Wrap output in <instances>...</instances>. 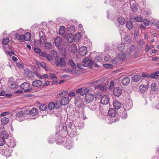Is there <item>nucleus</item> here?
Here are the masks:
<instances>
[{
	"label": "nucleus",
	"mask_w": 159,
	"mask_h": 159,
	"mask_svg": "<svg viewBox=\"0 0 159 159\" xmlns=\"http://www.w3.org/2000/svg\"><path fill=\"white\" fill-rule=\"evenodd\" d=\"M55 63L57 66H60L61 67H64L66 65L65 60L63 57H61L59 59L58 57H57L55 59Z\"/></svg>",
	"instance_id": "obj_1"
},
{
	"label": "nucleus",
	"mask_w": 159,
	"mask_h": 159,
	"mask_svg": "<svg viewBox=\"0 0 159 159\" xmlns=\"http://www.w3.org/2000/svg\"><path fill=\"white\" fill-rule=\"evenodd\" d=\"M20 87L21 89L24 90V92H25L31 91L32 89V88H30V84L27 82H25L22 84Z\"/></svg>",
	"instance_id": "obj_2"
},
{
	"label": "nucleus",
	"mask_w": 159,
	"mask_h": 159,
	"mask_svg": "<svg viewBox=\"0 0 159 159\" xmlns=\"http://www.w3.org/2000/svg\"><path fill=\"white\" fill-rule=\"evenodd\" d=\"M94 96L92 93H87L85 97V101L86 103H89L93 100Z\"/></svg>",
	"instance_id": "obj_3"
},
{
	"label": "nucleus",
	"mask_w": 159,
	"mask_h": 159,
	"mask_svg": "<svg viewBox=\"0 0 159 159\" xmlns=\"http://www.w3.org/2000/svg\"><path fill=\"white\" fill-rule=\"evenodd\" d=\"M123 89L117 87L114 88L113 89V94L114 95L117 97H119L122 93Z\"/></svg>",
	"instance_id": "obj_4"
},
{
	"label": "nucleus",
	"mask_w": 159,
	"mask_h": 159,
	"mask_svg": "<svg viewBox=\"0 0 159 159\" xmlns=\"http://www.w3.org/2000/svg\"><path fill=\"white\" fill-rule=\"evenodd\" d=\"M79 52L81 56H84L87 53V49L86 47L83 46L79 48Z\"/></svg>",
	"instance_id": "obj_5"
},
{
	"label": "nucleus",
	"mask_w": 159,
	"mask_h": 159,
	"mask_svg": "<svg viewBox=\"0 0 159 159\" xmlns=\"http://www.w3.org/2000/svg\"><path fill=\"white\" fill-rule=\"evenodd\" d=\"M61 134L64 135H66L68 134V131L66 124L63 125L61 128V130L60 131Z\"/></svg>",
	"instance_id": "obj_6"
},
{
	"label": "nucleus",
	"mask_w": 159,
	"mask_h": 159,
	"mask_svg": "<svg viewBox=\"0 0 159 159\" xmlns=\"http://www.w3.org/2000/svg\"><path fill=\"white\" fill-rule=\"evenodd\" d=\"M61 39L59 36L56 37L54 39V43L55 46L57 47H59L61 43Z\"/></svg>",
	"instance_id": "obj_7"
},
{
	"label": "nucleus",
	"mask_w": 159,
	"mask_h": 159,
	"mask_svg": "<svg viewBox=\"0 0 159 159\" xmlns=\"http://www.w3.org/2000/svg\"><path fill=\"white\" fill-rule=\"evenodd\" d=\"M109 98L107 95H104L101 99V103L103 104H108L109 102Z\"/></svg>",
	"instance_id": "obj_8"
},
{
	"label": "nucleus",
	"mask_w": 159,
	"mask_h": 159,
	"mask_svg": "<svg viewBox=\"0 0 159 159\" xmlns=\"http://www.w3.org/2000/svg\"><path fill=\"white\" fill-rule=\"evenodd\" d=\"M42 81L39 80H36L33 81L32 85L34 87H38L42 84Z\"/></svg>",
	"instance_id": "obj_9"
},
{
	"label": "nucleus",
	"mask_w": 159,
	"mask_h": 159,
	"mask_svg": "<svg viewBox=\"0 0 159 159\" xmlns=\"http://www.w3.org/2000/svg\"><path fill=\"white\" fill-rule=\"evenodd\" d=\"M130 79L128 77H125L123 78L121 81V83L124 86L127 85L130 82Z\"/></svg>",
	"instance_id": "obj_10"
},
{
	"label": "nucleus",
	"mask_w": 159,
	"mask_h": 159,
	"mask_svg": "<svg viewBox=\"0 0 159 159\" xmlns=\"http://www.w3.org/2000/svg\"><path fill=\"white\" fill-rule=\"evenodd\" d=\"M122 104L118 100H116L113 103V105L115 109L118 110L121 107Z\"/></svg>",
	"instance_id": "obj_11"
},
{
	"label": "nucleus",
	"mask_w": 159,
	"mask_h": 159,
	"mask_svg": "<svg viewBox=\"0 0 159 159\" xmlns=\"http://www.w3.org/2000/svg\"><path fill=\"white\" fill-rule=\"evenodd\" d=\"M69 99L68 97H65L61 101V103L63 106H65L68 103Z\"/></svg>",
	"instance_id": "obj_12"
},
{
	"label": "nucleus",
	"mask_w": 159,
	"mask_h": 159,
	"mask_svg": "<svg viewBox=\"0 0 159 159\" xmlns=\"http://www.w3.org/2000/svg\"><path fill=\"white\" fill-rule=\"evenodd\" d=\"M117 21L119 24L121 26L124 25L125 22V19L122 17L120 16L117 19Z\"/></svg>",
	"instance_id": "obj_13"
},
{
	"label": "nucleus",
	"mask_w": 159,
	"mask_h": 159,
	"mask_svg": "<svg viewBox=\"0 0 159 159\" xmlns=\"http://www.w3.org/2000/svg\"><path fill=\"white\" fill-rule=\"evenodd\" d=\"M108 113L109 116L114 117L116 115V111L115 109L111 108L109 109Z\"/></svg>",
	"instance_id": "obj_14"
},
{
	"label": "nucleus",
	"mask_w": 159,
	"mask_h": 159,
	"mask_svg": "<svg viewBox=\"0 0 159 159\" xmlns=\"http://www.w3.org/2000/svg\"><path fill=\"white\" fill-rule=\"evenodd\" d=\"M74 39H75V36H74L73 34L71 33L68 34L66 37L67 40L69 43L72 42Z\"/></svg>",
	"instance_id": "obj_15"
},
{
	"label": "nucleus",
	"mask_w": 159,
	"mask_h": 159,
	"mask_svg": "<svg viewBox=\"0 0 159 159\" xmlns=\"http://www.w3.org/2000/svg\"><path fill=\"white\" fill-rule=\"evenodd\" d=\"M0 133L1 135V136L2 137V138L4 139H6L8 138V134L7 132L4 129L2 130H0Z\"/></svg>",
	"instance_id": "obj_16"
},
{
	"label": "nucleus",
	"mask_w": 159,
	"mask_h": 159,
	"mask_svg": "<svg viewBox=\"0 0 159 159\" xmlns=\"http://www.w3.org/2000/svg\"><path fill=\"white\" fill-rule=\"evenodd\" d=\"M118 57L120 61H123L125 59L126 54L125 53L121 52L119 53Z\"/></svg>",
	"instance_id": "obj_17"
},
{
	"label": "nucleus",
	"mask_w": 159,
	"mask_h": 159,
	"mask_svg": "<svg viewBox=\"0 0 159 159\" xmlns=\"http://www.w3.org/2000/svg\"><path fill=\"white\" fill-rule=\"evenodd\" d=\"M150 78L152 79H156L159 77V71L155 72L154 73H151L150 74Z\"/></svg>",
	"instance_id": "obj_18"
},
{
	"label": "nucleus",
	"mask_w": 159,
	"mask_h": 159,
	"mask_svg": "<svg viewBox=\"0 0 159 159\" xmlns=\"http://www.w3.org/2000/svg\"><path fill=\"white\" fill-rule=\"evenodd\" d=\"M38 114V110L35 108H33L29 111L28 114H30L31 115L34 116L37 115Z\"/></svg>",
	"instance_id": "obj_19"
},
{
	"label": "nucleus",
	"mask_w": 159,
	"mask_h": 159,
	"mask_svg": "<svg viewBox=\"0 0 159 159\" xmlns=\"http://www.w3.org/2000/svg\"><path fill=\"white\" fill-rule=\"evenodd\" d=\"M141 77L139 75H134L132 77V80L135 82H138L140 80Z\"/></svg>",
	"instance_id": "obj_20"
},
{
	"label": "nucleus",
	"mask_w": 159,
	"mask_h": 159,
	"mask_svg": "<svg viewBox=\"0 0 159 159\" xmlns=\"http://www.w3.org/2000/svg\"><path fill=\"white\" fill-rule=\"evenodd\" d=\"M1 121L2 124L3 125H5L8 123L9 121V120L8 118L4 117L1 119Z\"/></svg>",
	"instance_id": "obj_21"
},
{
	"label": "nucleus",
	"mask_w": 159,
	"mask_h": 159,
	"mask_svg": "<svg viewBox=\"0 0 159 159\" xmlns=\"http://www.w3.org/2000/svg\"><path fill=\"white\" fill-rule=\"evenodd\" d=\"M7 145L10 147L14 148L16 145L14 140L11 139L10 141L8 143Z\"/></svg>",
	"instance_id": "obj_22"
},
{
	"label": "nucleus",
	"mask_w": 159,
	"mask_h": 159,
	"mask_svg": "<svg viewBox=\"0 0 159 159\" xmlns=\"http://www.w3.org/2000/svg\"><path fill=\"white\" fill-rule=\"evenodd\" d=\"M151 90L153 91H156L158 90V87L156 83H154L151 84Z\"/></svg>",
	"instance_id": "obj_23"
},
{
	"label": "nucleus",
	"mask_w": 159,
	"mask_h": 159,
	"mask_svg": "<svg viewBox=\"0 0 159 159\" xmlns=\"http://www.w3.org/2000/svg\"><path fill=\"white\" fill-rule=\"evenodd\" d=\"M65 32V27L64 26H61L59 28V34L60 35L64 34Z\"/></svg>",
	"instance_id": "obj_24"
},
{
	"label": "nucleus",
	"mask_w": 159,
	"mask_h": 159,
	"mask_svg": "<svg viewBox=\"0 0 159 159\" xmlns=\"http://www.w3.org/2000/svg\"><path fill=\"white\" fill-rule=\"evenodd\" d=\"M126 27L129 29H131L133 27V25L131 21H128L126 24Z\"/></svg>",
	"instance_id": "obj_25"
},
{
	"label": "nucleus",
	"mask_w": 159,
	"mask_h": 159,
	"mask_svg": "<svg viewBox=\"0 0 159 159\" xmlns=\"http://www.w3.org/2000/svg\"><path fill=\"white\" fill-rule=\"evenodd\" d=\"M67 125L68 128H70L71 130H74L75 128V125L72 122H70L68 123Z\"/></svg>",
	"instance_id": "obj_26"
},
{
	"label": "nucleus",
	"mask_w": 159,
	"mask_h": 159,
	"mask_svg": "<svg viewBox=\"0 0 159 159\" xmlns=\"http://www.w3.org/2000/svg\"><path fill=\"white\" fill-rule=\"evenodd\" d=\"M125 47V44L124 43H122L118 45L117 48L119 51L122 52L123 51Z\"/></svg>",
	"instance_id": "obj_27"
},
{
	"label": "nucleus",
	"mask_w": 159,
	"mask_h": 159,
	"mask_svg": "<svg viewBox=\"0 0 159 159\" xmlns=\"http://www.w3.org/2000/svg\"><path fill=\"white\" fill-rule=\"evenodd\" d=\"M66 70L68 71L71 72L73 74H80V71L77 70H73L70 68H67Z\"/></svg>",
	"instance_id": "obj_28"
},
{
	"label": "nucleus",
	"mask_w": 159,
	"mask_h": 159,
	"mask_svg": "<svg viewBox=\"0 0 159 159\" xmlns=\"http://www.w3.org/2000/svg\"><path fill=\"white\" fill-rule=\"evenodd\" d=\"M25 40L26 41H29L31 37V34L29 32H27L24 35Z\"/></svg>",
	"instance_id": "obj_29"
},
{
	"label": "nucleus",
	"mask_w": 159,
	"mask_h": 159,
	"mask_svg": "<svg viewBox=\"0 0 159 159\" xmlns=\"http://www.w3.org/2000/svg\"><path fill=\"white\" fill-rule=\"evenodd\" d=\"M120 114H119V115L122 118H126L127 117V113L126 111L125 110L124 111H121V113L120 111Z\"/></svg>",
	"instance_id": "obj_30"
},
{
	"label": "nucleus",
	"mask_w": 159,
	"mask_h": 159,
	"mask_svg": "<svg viewBox=\"0 0 159 159\" xmlns=\"http://www.w3.org/2000/svg\"><path fill=\"white\" fill-rule=\"evenodd\" d=\"M131 8L133 12H136L138 8L137 5L135 4H132L131 5Z\"/></svg>",
	"instance_id": "obj_31"
},
{
	"label": "nucleus",
	"mask_w": 159,
	"mask_h": 159,
	"mask_svg": "<svg viewBox=\"0 0 159 159\" xmlns=\"http://www.w3.org/2000/svg\"><path fill=\"white\" fill-rule=\"evenodd\" d=\"M55 108L56 109H59L60 108L62 105L61 104V101L57 100L55 102Z\"/></svg>",
	"instance_id": "obj_32"
},
{
	"label": "nucleus",
	"mask_w": 159,
	"mask_h": 159,
	"mask_svg": "<svg viewBox=\"0 0 159 159\" xmlns=\"http://www.w3.org/2000/svg\"><path fill=\"white\" fill-rule=\"evenodd\" d=\"M104 80V78H102L98 80L95 81H91L89 82V84H94L98 83L99 82L103 81Z\"/></svg>",
	"instance_id": "obj_33"
},
{
	"label": "nucleus",
	"mask_w": 159,
	"mask_h": 159,
	"mask_svg": "<svg viewBox=\"0 0 159 159\" xmlns=\"http://www.w3.org/2000/svg\"><path fill=\"white\" fill-rule=\"evenodd\" d=\"M74 36L75 39L79 41L81 37V33L80 32H78Z\"/></svg>",
	"instance_id": "obj_34"
},
{
	"label": "nucleus",
	"mask_w": 159,
	"mask_h": 159,
	"mask_svg": "<svg viewBox=\"0 0 159 159\" xmlns=\"http://www.w3.org/2000/svg\"><path fill=\"white\" fill-rule=\"evenodd\" d=\"M98 103L95 102L93 103L91 105H90V109L92 110H95L97 107Z\"/></svg>",
	"instance_id": "obj_35"
},
{
	"label": "nucleus",
	"mask_w": 159,
	"mask_h": 159,
	"mask_svg": "<svg viewBox=\"0 0 159 159\" xmlns=\"http://www.w3.org/2000/svg\"><path fill=\"white\" fill-rule=\"evenodd\" d=\"M54 107H55V103L54 102H50L48 104V108L49 110H52Z\"/></svg>",
	"instance_id": "obj_36"
},
{
	"label": "nucleus",
	"mask_w": 159,
	"mask_h": 159,
	"mask_svg": "<svg viewBox=\"0 0 159 159\" xmlns=\"http://www.w3.org/2000/svg\"><path fill=\"white\" fill-rule=\"evenodd\" d=\"M54 141H55L56 143L57 144H61L63 143L62 141L57 136V137H56L55 138H54Z\"/></svg>",
	"instance_id": "obj_37"
},
{
	"label": "nucleus",
	"mask_w": 159,
	"mask_h": 159,
	"mask_svg": "<svg viewBox=\"0 0 159 159\" xmlns=\"http://www.w3.org/2000/svg\"><path fill=\"white\" fill-rule=\"evenodd\" d=\"M69 62L70 66L72 68L75 69L76 68V65L72 60L70 59L69 61Z\"/></svg>",
	"instance_id": "obj_38"
},
{
	"label": "nucleus",
	"mask_w": 159,
	"mask_h": 159,
	"mask_svg": "<svg viewBox=\"0 0 159 159\" xmlns=\"http://www.w3.org/2000/svg\"><path fill=\"white\" fill-rule=\"evenodd\" d=\"M124 40L126 43L128 44L130 42V38L129 36L126 35L124 38Z\"/></svg>",
	"instance_id": "obj_39"
},
{
	"label": "nucleus",
	"mask_w": 159,
	"mask_h": 159,
	"mask_svg": "<svg viewBox=\"0 0 159 159\" xmlns=\"http://www.w3.org/2000/svg\"><path fill=\"white\" fill-rule=\"evenodd\" d=\"M47 106L46 104H42L39 106V109L42 111H44L47 108Z\"/></svg>",
	"instance_id": "obj_40"
},
{
	"label": "nucleus",
	"mask_w": 159,
	"mask_h": 159,
	"mask_svg": "<svg viewBox=\"0 0 159 159\" xmlns=\"http://www.w3.org/2000/svg\"><path fill=\"white\" fill-rule=\"evenodd\" d=\"M89 89L86 88L83 90L82 89V92L80 93V95L83 96L84 95H86L87 93L89 92Z\"/></svg>",
	"instance_id": "obj_41"
},
{
	"label": "nucleus",
	"mask_w": 159,
	"mask_h": 159,
	"mask_svg": "<svg viewBox=\"0 0 159 159\" xmlns=\"http://www.w3.org/2000/svg\"><path fill=\"white\" fill-rule=\"evenodd\" d=\"M46 40L45 36L43 35L40 37V43L42 44Z\"/></svg>",
	"instance_id": "obj_42"
},
{
	"label": "nucleus",
	"mask_w": 159,
	"mask_h": 159,
	"mask_svg": "<svg viewBox=\"0 0 159 159\" xmlns=\"http://www.w3.org/2000/svg\"><path fill=\"white\" fill-rule=\"evenodd\" d=\"M45 47L47 49H50L52 47V43L50 42H45Z\"/></svg>",
	"instance_id": "obj_43"
},
{
	"label": "nucleus",
	"mask_w": 159,
	"mask_h": 159,
	"mask_svg": "<svg viewBox=\"0 0 159 159\" xmlns=\"http://www.w3.org/2000/svg\"><path fill=\"white\" fill-rule=\"evenodd\" d=\"M94 62L93 60H89L88 63V67L90 68H91L94 64Z\"/></svg>",
	"instance_id": "obj_44"
},
{
	"label": "nucleus",
	"mask_w": 159,
	"mask_h": 159,
	"mask_svg": "<svg viewBox=\"0 0 159 159\" xmlns=\"http://www.w3.org/2000/svg\"><path fill=\"white\" fill-rule=\"evenodd\" d=\"M146 89V86L145 85H141L139 86V90L140 91L143 92Z\"/></svg>",
	"instance_id": "obj_45"
},
{
	"label": "nucleus",
	"mask_w": 159,
	"mask_h": 159,
	"mask_svg": "<svg viewBox=\"0 0 159 159\" xmlns=\"http://www.w3.org/2000/svg\"><path fill=\"white\" fill-rule=\"evenodd\" d=\"M75 30V27L74 25H71L67 29L68 31L74 32Z\"/></svg>",
	"instance_id": "obj_46"
},
{
	"label": "nucleus",
	"mask_w": 159,
	"mask_h": 159,
	"mask_svg": "<svg viewBox=\"0 0 159 159\" xmlns=\"http://www.w3.org/2000/svg\"><path fill=\"white\" fill-rule=\"evenodd\" d=\"M103 66L107 68H111L113 66V65L111 64H106L103 65Z\"/></svg>",
	"instance_id": "obj_47"
},
{
	"label": "nucleus",
	"mask_w": 159,
	"mask_h": 159,
	"mask_svg": "<svg viewBox=\"0 0 159 159\" xmlns=\"http://www.w3.org/2000/svg\"><path fill=\"white\" fill-rule=\"evenodd\" d=\"M9 38H6L3 39L2 43L4 45L7 44L9 42Z\"/></svg>",
	"instance_id": "obj_48"
},
{
	"label": "nucleus",
	"mask_w": 159,
	"mask_h": 159,
	"mask_svg": "<svg viewBox=\"0 0 159 159\" xmlns=\"http://www.w3.org/2000/svg\"><path fill=\"white\" fill-rule=\"evenodd\" d=\"M102 59V57L101 55L96 56L95 58V60L96 61H100Z\"/></svg>",
	"instance_id": "obj_49"
},
{
	"label": "nucleus",
	"mask_w": 159,
	"mask_h": 159,
	"mask_svg": "<svg viewBox=\"0 0 159 159\" xmlns=\"http://www.w3.org/2000/svg\"><path fill=\"white\" fill-rule=\"evenodd\" d=\"M23 115V113L22 111H20L16 113V117H22Z\"/></svg>",
	"instance_id": "obj_50"
},
{
	"label": "nucleus",
	"mask_w": 159,
	"mask_h": 159,
	"mask_svg": "<svg viewBox=\"0 0 159 159\" xmlns=\"http://www.w3.org/2000/svg\"><path fill=\"white\" fill-rule=\"evenodd\" d=\"M45 57H46L49 61H51L52 60V56L49 54H46Z\"/></svg>",
	"instance_id": "obj_51"
},
{
	"label": "nucleus",
	"mask_w": 159,
	"mask_h": 159,
	"mask_svg": "<svg viewBox=\"0 0 159 159\" xmlns=\"http://www.w3.org/2000/svg\"><path fill=\"white\" fill-rule=\"evenodd\" d=\"M20 42H23L25 40L24 35L23 34L21 35L18 39Z\"/></svg>",
	"instance_id": "obj_52"
},
{
	"label": "nucleus",
	"mask_w": 159,
	"mask_h": 159,
	"mask_svg": "<svg viewBox=\"0 0 159 159\" xmlns=\"http://www.w3.org/2000/svg\"><path fill=\"white\" fill-rule=\"evenodd\" d=\"M39 64L41 66H42L43 67L45 70H48L47 69V68H46L47 67L46 66L45 63L44 62V61L41 62L39 63Z\"/></svg>",
	"instance_id": "obj_53"
},
{
	"label": "nucleus",
	"mask_w": 159,
	"mask_h": 159,
	"mask_svg": "<svg viewBox=\"0 0 159 159\" xmlns=\"http://www.w3.org/2000/svg\"><path fill=\"white\" fill-rule=\"evenodd\" d=\"M4 139L0 137V146H3L5 143Z\"/></svg>",
	"instance_id": "obj_54"
},
{
	"label": "nucleus",
	"mask_w": 159,
	"mask_h": 159,
	"mask_svg": "<svg viewBox=\"0 0 159 159\" xmlns=\"http://www.w3.org/2000/svg\"><path fill=\"white\" fill-rule=\"evenodd\" d=\"M24 73L25 75H27L28 76H30H30L29 75V73L30 72H32V71L31 70H29L28 69H25L24 71Z\"/></svg>",
	"instance_id": "obj_55"
},
{
	"label": "nucleus",
	"mask_w": 159,
	"mask_h": 159,
	"mask_svg": "<svg viewBox=\"0 0 159 159\" xmlns=\"http://www.w3.org/2000/svg\"><path fill=\"white\" fill-rule=\"evenodd\" d=\"M98 88L103 91L105 90L106 89V86L105 85H98Z\"/></svg>",
	"instance_id": "obj_56"
},
{
	"label": "nucleus",
	"mask_w": 159,
	"mask_h": 159,
	"mask_svg": "<svg viewBox=\"0 0 159 159\" xmlns=\"http://www.w3.org/2000/svg\"><path fill=\"white\" fill-rule=\"evenodd\" d=\"M135 20L138 22H141L143 20L141 16L136 17Z\"/></svg>",
	"instance_id": "obj_57"
},
{
	"label": "nucleus",
	"mask_w": 159,
	"mask_h": 159,
	"mask_svg": "<svg viewBox=\"0 0 159 159\" xmlns=\"http://www.w3.org/2000/svg\"><path fill=\"white\" fill-rule=\"evenodd\" d=\"M34 51L37 53H39L41 52L40 49L38 48H34Z\"/></svg>",
	"instance_id": "obj_58"
},
{
	"label": "nucleus",
	"mask_w": 159,
	"mask_h": 159,
	"mask_svg": "<svg viewBox=\"0 0 159 159\" xmlns=\"http://www.w3.org/2000/svg\"><path fill=\"white\" fill-rule=\"evenodd\" d=\"M16 66L22 69H23L24 68V66L22 64L19 63H16Z\"/></svg>",
	"instance_id": "obj_59"
},
{
	"label": "nucleus",
	"mask_w": 159,
	"mask_h": 159,
	"mask_svg": "<svg viewBox=\"0 0 159 159\" xmlns=\"http://www.w3.org/2000/svg\"><path fill=\"white\" fill-rule=\"evenodd\" d=\"M144 24L146 26H148L149 25V21L147 19H144L143 20Z\"/></svg>",
	"instance_id": "obj_60"
},
{
	"label": "nucleus",
	"mask_w": 159,
	"mask_h": 159,
	"mask_svg": "<svg viewBox=\"0 0 159 159\" xmlns=\"http://www.w3.org/2000/svg\"><path fill=\"white\" fill-rule=\"evenodd\" d=\"M142 76L144 77H147V78H150V74H149L146 73H143L142 74Z\"/></svg>",
	"instance_id": "obj_61"
},
{
	"label": "nucleus",
	"mask_w": 159,
	"mask_h": 159,
	"mask_svg": "<svg viewBox=\"0 0 159 159\" xmlns=\"http://www.w3.org/2000/svg\"><path fill=\"white\" fill-rule=\"evenodd\" d=\"M52 80V84H57L58 82L57 77L52 79V80Z\"/></svg>",
	"instance_id": "obj_62"
},
{
	"label": "nucleus",
	"mask_w": 159,
	"mask_h": 159,
	"mask_svg": "<svg viewBox=\"0 0 159 159\" xmlns=\"http://www.w3.org/2000/svg\"><path fill=\"white\" fill-rule=\"evenodd\" d=\"M16 84L15 82H12L11 84V85L10 87L12 89H14L16 88Z\"/></svg>",
	"instance_id": "obj_63"
},
{
	"label": "nucleus",
	"mask_w": 159,
	"mask_h": 159,
	"mask_svg": "<svg viewBox=\"0 0 159 159\" xmlns=\"http://www.w3.org/2000/svg\"><path fill=\"white\" fill-rule=\"evenodd\" d=\"M8 54V55L10 56H11L12 55H15V54L14 53V51L12 50H11V51H8L7 52Z\"/></svg>",
	"instance_id": "obj_64"
}]
</instances>
